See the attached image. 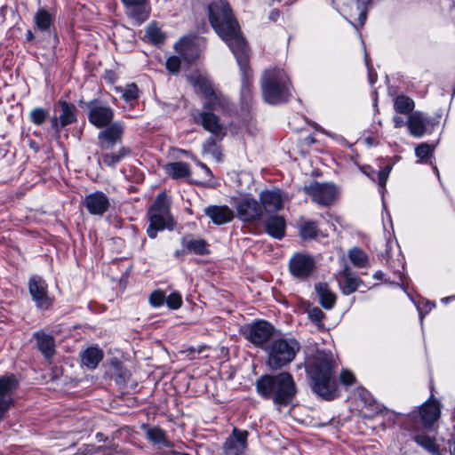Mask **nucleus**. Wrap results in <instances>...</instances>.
I'll return each instance as SVG.
<instances>
[{"mask_svg": "<svg viewBox=\"0 0 455 455\" xmlns=\"http://www.w3.org/2000/svg\"><path fill=\"white\" fill-rule=\"evenodd\" d=\"M209 20L218 34L226 42L232 52L243 74V92L247 87L248 51L244 38L240 33L237 20H235L229 4L226 0L212 1L208 6Z\"/></svg>", "mask_w": 455, "mask_h": 455, "instance_id": "f257e3e1", "label": "nucleus"}, {"mask_svg": "<svg viewBox=\"0 0 455 455\" xmlns=\"http://www.w3.org/2000/svg\"><path fill=\"white\" fill-rule=\"evenodd\" d=\"M188 78L195 87L196 92L202 93L205 99L204 109L194 116L195 122L200 124L206 131L216 136L225 135L224 125L213 111L228 109V100L204 76L195 73Z\"/></svg>", "mask_w": 455, "mask_h": 455, "instance_id": "f03ea898", "label": "nucleus"}, {"mask_svg": "<svg viewBox=\"0 0 455 455\" xmlns=\"http://www.w3.org/2000/svg\"><path fill=\"white\" fill-rule=\"evenodd\" d=\"M258 393L275 404L286 406L293 400L297 389L292 376L287 371L261 376L256 382Z\"/></svg>", "mask_w": 455, "mask_h": 455, "instance_id": "7ed1b4c3", "label": "nucleus"}, {"mask_svg": "<svg viewBox=\"0 0 455 455\" xmlns=\"http://www.w3.org/2000/svg\"><path fill=\"white\" fill-rule=\"evenodd\" d=\"M336 363L331 352L318 351L314 357L311 374L314 391L326 400L337 396V383L334 379Z\"/></svg>", "mask_w": 455, "mask_h": 455, "instance_id": "20e7f679", "label": "nucleus"}, {"mask_svg": "<svg viewBox=\"0 0 455 455\" xmlns=\"http://www.w3.org/2000/svg\"><path fill=\"white\" fill-rule=\"evenodd\" d=\"M300 350V344L292 337L274 339L265 347L267 363L273 370H278L291 363Z\"/></svg>", "mask_w": 455, "mask_h": 455, "instance_id": "39448f33", "label": "nucleus"}, {"mask_svg": "<svg viewBox=\"0 0 455 455\" xmlns=\"http://www.w3.org/2000/svg\"><path fill=\"white\" fill-rule=\"evenodd\" d=\"M290 81L283 69L266 70L261 83L264 99L271 104L286 101L290 97Z\"/></svg>", "mask_w": 455, "mask_h": 455, "instance_id": "423d86ee", "label": "nucleus"}, {"mask_svg": "<svg viewBox=\"0 0 455 455\" xmlns=\"http://www.w3.org/2000/svg\"><path fill=\"white\" fill-rule=\"evenodd\" d=\"M149 225L147 229L150 238H156L157 232L172 228V219L170 214V204L164 193L156 198L148 212Z\"/></svg>", "mask_w": 455, "mask_h": 455, "instance_id": "0eeeda50", "label": "nucleus"}, {"mask_svg": "<svg viewBox=\"0 0 455 455\" xmlns=\"http://www.w3.org/2000/svg\"><path fill=\"white\" fill-rule=\"evenodd\" d=\"M305 189L312 200L320 205H331L339 194L338 188L331 183L314 182Z\"/></svg>", "mask_w": 455, "mask_h": 455, "instance_id": "6e6552de", "label": "nucleus"}, {"mask_svg": "<svg viewBox=\"0 0 455 455\" xmlns=\"http://www.w3.org/2000/svg\"><path fill=\"white\" fill-rule=\"evenodd\" d=\"M274 327L266 321H258L243 328L245 338L257 347H262L273 336Z\"/></svg>", "mask_w": 455, "mask_h": 455, "instance_id": "1a4fd4ad", "label": "nucleus"}, {"mask_svg": "<svg viewBox=\"0 0 455 455\" xmlns=\"http://www.w3.org/2000/svg\"><path fill=\"white\" fill-rule=\"evenodd\" d=\"M235 207L237 218L243 222H256L262 217V206L252 197L240 198Z\"/></svg>", "mask_w": 455, "mask_h": 455, "instance_id": "9d476101", "label": "nucleus"}, {"mask_svg": "<svg viewBox=\"0 0 455 455\" xmlns=\"http://www.w3.org/2000/svg\"><path fill=\"white\" fill-rule=\"evenodd\" d=\"M291 274L297 278H306L313 272L315 261L307 254L296 253L289 261Z\"/></svg>", "mask_w": 455, "mask_h": 455, "instance_id": "9b49d317", "label": "nucleus"}, {"mask_svg": "<svg viewBox=\"0 0 455 455\" xmlns=\"http://www.w3.org/2000/svg\"><path fill=\"white\" fill-rule=\"evenodd\" d=\"M28 289L33 300L39 308H49L52 304V300L48 296L47 285L44 280L39 276L31 277L28 282Z\"/></svg>", "mask_w": 455, "mask_h": 455, "instance_id": "f8f14e48", "label": "nucleus"}, {"mask_svg": "<svg viewBox=\"0 0 455 455\" xmlns=\"http://www.w3.org/2000/svg\"><path fill=\"white\" fill-rule=\"evenodd\" d=\"M83 204L90 214L98 216H102L110 207L109 198L101 191L87 195Z\"/></svg>", "mask_w": 455, "mask_h": 455, "instance_id": "ddd939ff", "label": "nucleus"}, {"mask_svg": "<svg viewBox=\"0 0 455 455\" xmlns=\"http://www.w3.org/2000/svg\"><path fill=\"white\" fill-rule=\"evenodd\" d=\"M248 432L235 428L227 438L223 449L226 455H243L247 448Z\"/></svg>", "mask_w": 455, "mask_h": 455, "instance_id": "4468645a", "label": "nucleus"}, {"mask_svg": "<svg viewBox=\"0 0 455 455\" xmlns=\"http://www.w3.org/2000/svg\"><path fill=\"white\" fill-rule=\"evenodd\" d=\"M124 126L121 122L113 123L101 131L98 135L99 145L101 149H110L116 143L121 141Z\"/></svg>", "mask_w": 455, "mask_h": 455, "instance_id": "2eb2a0df", "label": "nucleus"}, {"mask_svg": "<svg viewBox=\"0 0 455 455\" xmlns=\"http://www.w3.org/2000/svg\"><path fill=\"white\" fill-rule=\"evenodd\" d=\"M126 9L128 16L139 24L144 22L150 14L148 0H121Z\"/></svg>", "mask_w": 455, "mask_h": 455, "instance_id": "dca6fc26", "label": "nucleus"}, {"mask_svg": "<svg viewBox=\"0 0 455 455\" xmlns=\"http://www.w3.org/2000/svg\"><path fill=\"white\" fill-rule=\"evenodd\" d=\"M76 108L66 101L59 102V117L52 119V126L56 132H60L63 127L73 124L76 120Z\"/></svg>", "mask_w": 455, "mask_h": 455, "instance_id": "f3484780", "label": "nucleus"}, {"mask_svg": "<svg viewBox=\"0 0 455 455\" xmlns=\"http://www.w3.org/2000/svg\"><path fill=\"white\" fill-rule=\"evenodd\" d=\"M429 123L428 116L422 112L415 111L408 116L406 125L411 136L421 138L427 132Z\"/></svg>", "mask_w": 455, "mask_h": 455, "instance_id": "a211bd4d", "label": "nucleus"}, {"mask_svg": "<svg viewBox=\"0 0 455 455\" xmlns=\"http://www.w3.org/2000/svg\"><path fill=\"white\" fill-rule=\"evenodd\" d=\"M113 110L107 106L92 105L88 113L89 122L97 128L108 125L113 119Z\"/></svg>", "mask_w": 455, "mask_h": 455, "instance_id": "6ab92c4d", "label": "nucleus"}, {"mask_svg": "<svg viewBox=\"0 0 455 455\" xmlns=\"http://www.w3.org/2000/svg\"><path fill=\"white\" fill-rule=\"evenodd\" d=\"M259 199L261 202L260 205L268 213L276 212L283 207V196L278 189L262 191L259 195Z\"/></svg>", "mask_w": 455, "mask_h": 455, "instance_id": "aec40b11", "label": "nucleus"}, {"mask_svg": "<svg viewBox=\"0 0 455 455\" xmlns=\"http://www.w3.org/2000/svg\"><path fill=\"white\" fill-rule=\"evenodd\" d=\"M205 215L215 224L224 225L234 219L233 211L227 205H210L204 209Z\"/></svg>", "mask_w": 455, "mask_h": 455, "instance_id": "412c9836", "label": "nucleus"}, {"mask_svg": "<svg viewBox=\"0 0 455 455\" xmlns=\"http://www.w3.org/2000/svg\"><path fill=\"white\" fill-rule=\"evenodd\" d=\"M441 409L437 401L429 399L419 408V415L423 426L426 428L431 427L438 419Z\"/></svg>", "mask_w": 455, "mask_h": 455, "instance_id": "4be33fe9", "label": "nucleus"}, {"mask_svg": "<svg viewBox=\"0 0 455 455\" xmlns=\"http://www.w3.org/2000/svg\"><path fill=\"white\" fill-rule=\"evenodd\" d=\"M194 41L193 37L186 36L175 44L176 52L188 62L193 61L197 58Z\"/></svg>", "mask_w": 455, "mask_h": 455, "instance_id": "5701e85b", "label": "nucleus"}, {"mask_svg": "<svg viewBox=\"0 0 455 455\" xmlns=\"http://www.w3.org/2000/svg\"><path fill=\"white\" fill-rule=\"evenodd\" d=\"M285 220L281 216H271L265 222L266 232L275 239H282L285 234Z\"/></svg>", "mask_w": 455, "mask_h": 455, "instance_id": "b1692460", "label": "nucleus"}, {"mask_svg": "<svg viewBox=\"0 0 455 455\" xmlns=\"http://www.w3.org/2000/svg\"><path fill=\"white\" fill-rule=\"evenodd\" d=\"M53 15L44 8L36 11L34 16L35 27L43 33H52L53 28Z\"/></svg>", "mask_w": 455, "mask_h": 455, "instance_id": "393cba45", "label": "nucleus"}, {"mask_svg": "<svg viewBox=\"0 0 455 455\" xmlns=\"http://www.w3.org/2000/svg\"><path fill=\"white\" fill-rule=\"evenodd\" d=\"M141 427L145 431L147 439L153 443L165 447L171 446V442L168 440L166 432L162 428L157 427H148L146 425H142Z\"/></svg>", "mask_w": 455, "mask_h": 455, "instance_id": "a878e982", "label": "nucleus"}, {"mask_svg": "<svg viewBox=\"0 0 455 455\" xmlns=\"http://www.w3.org/2000/svg\"><path fill=\"white\" fill-rule=\"evenodd\" d=\"M37 347L46 358H51L55 352L54 339L52 336L44 332H36L35 334Z\"/></svg>", "mask_w": 455, "mask_h": 455, "instance_id": "bb28decb", "label": "nucleus"}, {"mask_svg": "<svg viewBox=\"0 0 455 455\" xmlns=\"http://www.w3.org/2000/svg\"><path fill=\"white\" fill-rule=\"evenodd\" d=\"M320 303L325 309H331L336 303V295L329 289L326 283L315 285Z\"/></svg>", "mask_w": 455, "mask_h": 455, "instance_id": "cd10ccee", "label": "nucleus"}, {"mask_svg": "<svg viewBox=\"0 0 455 455\" xmlns=\"http://www.w3.org/2000/svg\"><path fill=\"white\" fill-rule=\"evenodd\" d=\"M103 355L100 349L97 347H89L82 354V363L88 369H95L102 360Z\"/></svg>", "mask_w": 455, "mask_h": 455, "instance_id": "c85d7f7f", "label": "nucleus"}, {"mask_svg": "<svg viewBox=\"0 0 455 455\" xmlns=\"http://www.w3.org/2000/svg\"><path fill=\"white\" fill-rule=\"evenodd\" d=\"M164 169L173 179L186 178L190 175L189 164L184 162L168 164L165 165Z\"/></svg>", "mask_w": 455, "mask_h": 455, "instance_id": "c756f323", "label": "nucleus"}, {"mask_svg": "<svg viewBox=\"0 0 455 455\" xmlns=\"http://www.w3.org/2000/svg\"><path fill=\"white\" fill-rule=\"evenodd\" d=\"M344 277V284L342 291L345 294H350L357 290L361 283V280L358 276L352 274L348 267L344 268L342 272Z\"/></svg>", "mask_w": 455, "mask_h": 455, "instance_id": "7c9ffc66", "label": "nucleus"}, {"mask_svg": "<svg viewBox=\"0 0 455 455\" xmlns=\"http://www.w3.org/2000/svg\"><path fill=\"white\" fill-rule=\"evenodd\" d=\"M413 439L417 443V444H419L427 451L434 454L439 453L438 445L436 444L435 439L434 437L429 436L426 434H417L414 435Z\"/></svg>", "mask_w": 455, "mask_h": 455, "instance_id": "2f4dec72", "label": "nucleus"}, {"mask_svg": "<svg viewBox=\"0 0 455 455\" xmlns=\"http://www.w3.org/2000/svg\"><path fill=\"white\" fill-rule=\"evenodd\" d=\"M414 106V101L411 98L404 95L397 96L394 101V108L397 113L400 114H411Z\"/></svg>", "mask_w": 455, "mask_h": 455, "instance_id": "473e14b6", "label": "nucleus"}, {"mask_svg": "<svg viewBox=\"0 0 455 455\" xmlns=\"http://www.w3.org/2000/svg\"><path fill=\"white\" fill-rule=\"evenodd\" d=\"M18 381L14 375H7L0 378V397L12 395L16 389Z\"/></svg>", "mask_w": 455, "mask_h": 455, "instance_id": "72a5a7b5", "label": "nucleus"}, {"mask_svg": "<svg viewBox=\"0 0 455 455\" xmlns=\"http://www.w3.org/2000/svg\"><path fill=\"white\" fill-rule=\"evenodd\" d=\"M129 153V149L122 148L116 153L103 154L100 159L107 166L115 167Z\"/></svg>", "mask_w": 455, "mask_h": 455, "instance_id": "f704fd0d", "label": "nucleus"}, {"mask_svg": "<svg viewBox=\"0 0 455 455\" xmlns=\"http://www.w3.org/2000/svg\"><path fill=\"white\" fill-rule=\"evenodd\" d=\"M351 262L357 267H366L369 266L368 256L359 248H353L348 253Z\"/></svg>", "mask_w": 455, "mask_h": 455, "instance_id": "c9c22d12", "label": "nucleus"}, {"mask_svg": "<svg viewBox=\"0 0 455 455\" xmlns=\"http://www.w3.org/2000/svg\"><path fill=\"white\" fill-rule=\"evenodd\" d=\"M183 243L187 250L196 254H204L207 252V243L204 239L184 240Z\"/></svg>", "mask_w": 455, "mask_h": 455, "instance_id": "e433bc0d", "label": "nucleus"}, {"mask_svg": "<svg viewBox=\"0 0 455 455\" xmlns=\"http://www.w3.org/2000/svg\"><path fill=\"white\" fill-rule=\"evenodd\" d=\"M145 37L148 41L156 44H161L164 40V35L155 23H150L147 27Z\"/></svg>", "mask_w": 455, "mask_h": 455, "instance_id": "4c0bfd02", "label": "nucleus"}, {"mask_svg": "<svg viewBox=\"0 0 455 455\" xmlns=\"http://www.w3.org/2000/svg\"><path fill=\"white\" fill-rule=\"evenodd\" d=\"M49 116L48 110L42 108H36L31 110L29 114L30 120L33 124L36 125L43 124L45 120Z\"/></svg>", "mask_w": 455, "mask_h": 455, "instance_id": "58836bf2", "label": "nucleus"}, {"mask_svg": "<svg viewBox=\"0 0 455 455\" xmlns=\"http://www.w3.org/2000/svg\"><path fill=\"white\" fill-rule=\"evenodd\" d=\"M372 0H355V6L358 12V20L360 25L363 26L366 20L367 6L371 3Z\"/></svg>", "mask_w": 455, "mask_h": 455, "instance_id": "ea45409f", "label": "nucleus"}, {"mask_svg": "<svg viewBox=\"0 0 455 455\" xmlns=\"http://www.w3.org/2000/svg\"><path fill=\"white\" fill-rule=\"evenodd\" d=\"M317 235V228L315 222H307L300 228V235L303 239H311Z\"/></svg>", "mask_w": 455, "mask_h": 455, "instance_id": "a19ab883", "label": "nucleus"}, {"mask_svg": "<svg viewBox=\"0 0 455 455\" xmlns=\"http://www.w3.org/2000/svg\"><path fill=\"white\" fill-rule=\"evenodd\" d=\"M204 152L206 154H211L217 160H220V152L219 148L216 145V141L214 139L210 138L204 143Z\"/></svg>", "mask_w": 455, "mask_h": 455, "instance_id": "79ce46f5", "label": "nucleus"}, {"mask_svg": "<svg viewBox=\"0 0 455 455\" xmlns=\"http://www.w3.org/2000/svg\"><path fill=\"white\" fill-rule=\"evenodd\" d=\"M434 151V147L430 146L427 143H421L415 148V154L417 157L420 159V162L423 161L426 157L431 156Z\"/></svg>", "mask_w": 455, "mask_h": 455, "instance_id": "37998d69", "label": "nucleus"}, {"mask_svg": "<svg viewBox=\"0 0 455 455\" xmlns=\"http://www.w3.org/2000/svg\"><path fill=\"white\" fill-rule=\"evenodd\" d=\"M123 97L126 101L135 100L139 98V89L135 84H127L124 88Z\"/></svg>", "mask_w": 455, "mask_h": 455, "instance_id": "c03bdc74", "label": "nucleus"}, {"mask_svg": "<svg viewBox=\"0 0 455 455\" xmlns=\"http://www.w3.org/2000/svg\"><path fill=\"white\" fill-rule=\"evenodd\" d=\"M149 302L153 307H161L165 302V294L162 291H155L149 296Z\"/></svg>", "mask_w": 455, "mask_h": 455, "instance_id": "a18cd8bd", "label": "nucleus"}, {"mask_svg": "<svg viewBox=\"0 0 455 455\" xmlns=\"http://www.w3.org/2000/svg\"><path fill=\"white\" fill-rule=\"evenodd\" d=\"M308 317L316 325L321 326L322 321L324 317L323 312L317 307H312L307 311Z\"/></svg>", "mask_w": 455, "mask_h": 455, "instance_id": "49530a36", "label": "nucleus"}, {"mask_svg": "<svg viewBox=\"0 0 455 455\" xmlns=\"http://www.w3.org/2000/svg\"><path fill=\"white\" fill-rule=\"evenodd\" d=\"M165 302L170 308L178 309L180 307L182 303L181 296L178 292H173L168 297H165Z\"/></svg>", "mask_w": 455, "mask_h": 455, "instance_id": "de8ad7c7", "label": "nucleus"}, {"mask_svg": "<svg viewBox=\"0 0 455 455\" xmlns=\"http://www.w3.org/2000/svg\"><path fill=\"white\" fill-rule=\"evenodd\" d=\"M180 59L176 56L169 57L166 60V63H165L166 68L172 73L178 72L180 69Z\"/></svg>", "mask_w": 455, "mask_h": 455, "instance_id": "09e8293b", "label": "nucleus"}, {"mask_svg": "<svg viewBox=\"0 0 455 455\" xmlns=\"http://www.w3.org/2000/svg\"><path fill=\"white\" fill-rule=\"evenodd\" d=\"M12 403V395L0 397V420L2 419L5 411L11 407Z\"/></svg>", "mask_w": 455, "mask_h": 455, "instance_id": "8fccbe9b", "label": "nucleus"}, {"mask_svg": "<svg viewBox=\"0 0 455 455\" xmlns=\"http://www.w3.org/2000/svg\"><path fill=\"white\" fill-rule=\"evenodd\" d=\"M339 379L343 385L351 386L355 383V377L351 371L347 370H343L340 372Z\"/></svg>", "mask_w": 455, "mask_h": 455, "instance_id": "3c124183", "label": "nucleus"}, {"mask_svg": "<svg viewBox=\"0 0 455 455\" xmlns=\"http://www.w3.org/2000/svg\"><path fill=\"white\" fill-rule=\"evenodd\" d=\"M390 172H391V167L390 166H386L384 169H382L378 173V182H379V185L381 188H383L386 186V183L387 181V179H388Z\"/></svg>", "mask_w": 455, "mask_h": 455, "instance_id": "603ef678", "label": "nucleus"}, {"mask_svg": "<svg viewBox=\"0 0 455 455\" xmlns=\"http://www.w3.org/2000/svg\"><path fill=\"white\" fill-rule=\"evenodd\" d=\"M393 122L395 124V128H401L404 124H406V123H404L403 119L401 116H395L393 117Z\"/></svg>", "mask_w": 455, "mask_h": 455, "instance_id": "864d4df0", "label": "nucleus"}, {"mask_svg": "<svg viewBox=\"0 0 455 455\" xmlns=\"http://www.w3.org/2000/svg\"><path fill=\"white\" fill-rule=\"evenodd\" d=\"M196 163L203 169L207 177L212 176L211 170L204 164H203L197 159H196Z\"/></svg>", "mask_w": 455, "mask_h": 455, "instance_id": "5fc2aeb1", "label": "nucleus"}, {"mask_svg": "<svg viewBox=\"0 0 455 455\" xmlns=\"http://www.w3.org/2000/svg\"><path fill=\"white\" fill-rule=\"evenodd\" d=\"M34 38H35V36L32 33V31L31 30H27V32H26V40L30 42V41H33Z\"/></svg>", "mask_w": 455, "mask_h": 455, "instance_id": "6e6d98bb", "label": "nucleus"}, {"mask_svg": "<svg viewBox=\"0 0 455 455\" xmlns=\"http://www.w3.org/2000/svg\"><path fill=\"white\" fill-rule=\"evenodd\" d=\"M279 15V12L277 11H274L271 13V19L275 20V18Z\"/></svg>", "mask_w": 455, "mask_h": 455, "instance_id": "4d7b16f0", "label": "nucleus"}, {"mask_svg": "<svg viewBox=\"0 0 455 455\" xmlns=\"http://www.w3.org/2000/svg\"><path fill=\"white\" fill-rule=\"evenodd\" d=\"M451 454L455 455V441H454L453 445L451 447Z\"/></svg>", "mask_w": 455, "mask_h": 455, "instance_id": "13d9d810", "label": "nucleus"}, {"mask_svg": "<svg viewBox=\"0 0 455 455\" xmlns=\"http://www.w3.org/2000/svg\"><path fill=\"white\" fill-rule=\"evenodd\" d=\"M451 298H452V297H445V298L442 299V301H443V303H447V302H448Z\"/></svg>", "mask_w": 455, "mask_h": 455, "instance_id": "bf43d9fd", "label": "nucleus"}, {"mask_svg": "<svg viewBox=\"0 0 455 455\" xmlns=\"http://www.w3.org/2000/svg\"><path fill=\"white\" fill-rule=\"evenodd\" d=\"M427 307H428V310H431L435 307V304L427 303Z\"/></svg>", "mask_w": 455, "mask_h": 455, "instance_id": "052dcab7", "label": "nucleus"}, {"mask_svg": "<svg viewBox=\"0 0 455 455\" xmlns=\"http://www.w3.org/2000/svg\"><path fill=\"white\" fill-rule=\"evenodd\" d=\"M433 169H434L435 172L437 175H439L438 169H437V167H436L435 165H433Z\"/></svg>", "mask_w": 455, "mask_h": 455, "instance_id": "680f3d73", "label": "nucleus"}, {"mask_svg": "<svg viewBox=\"0 0 455 455\" xmlns=\"http://www.w3.org/2000/svg\"><path fill=\"white\" fill-rule=\"evenodd\" d=\"M321 132L325 133L326 135L330 136V132H326L325 130L323 129H321Z\"/></svg>", "mask_w": 455, "mask_h": 455, "instance_id": "e2e57ef3", "label": "nucleus"}, {"mask_svg": "<svg viewBox=\"0 0 455 455\" xmlns=\"http://www.w3.org/2000/svg\"><path fill=\"white\" fill-rule=\"evenodd\" d=\"M367 176H368L369 178H371V180H374V177H371V175L370 173H367Z\"/></svg>", "mask_w": 455, "mask_h": 455, "instance_id": "0e129e2a", "label": "nucleus"}, {"mask_svg": "<svg viewBox=\"0 0 455 455\" xmlns=\"http://www.w3.org/2000/svg\"><path fill=\"white\" fill-rule=\"evenodd\" d=\"M367 176H368L369 178H371V180H374V177H371V175L370 173H367Z\"/></svg>", "mask_w": 455, "mask_h": 455, "instance_id": "69168bd1", "label": "nucleus"}, {"mask_svg": "<svg viewBox=\"0 0 455 455\" xmlns=\"http://www.w3.org/2000/svg\"><path fill=\"white\" fill-rule=\"evenodd\" d=\"M367 176H368L369 178H371V180H374V177H371V175L370 173H367Z\"/></svg>", "mask_w": 455, "mask_h": 455, "instance_id": "338daca9", "label": "nucleus"}, {"mask_svg": "<svg viewBox=\"0 0 455 455\" xmlns=\"http://www.w3.org/2000/svg\"><path fill=\"white\" fill-rule=\"evenodd\" d=\"M367 176H368L369 178H371V180H374V177H371V175L370 173H367Z\"/></svg>", "mask_w": 455, "mask_h": 455, "instance_id": "774afa93", "label": "nucleus"}]
</instances>
